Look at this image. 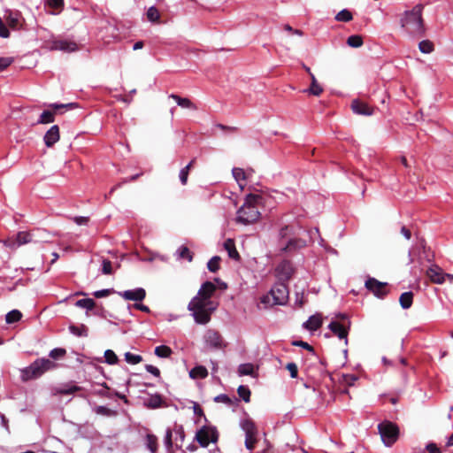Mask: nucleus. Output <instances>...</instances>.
Returning <instances> with one entry per match:
<instances>
[{
    "label": "nucleus",
    "instance_id": "f257e3e1",
    "mask_svg": "<svg viewBox=\"0 0 453 453\" xmlns=\"http://www.w3.org/2000/svg\"><path fill=\"white\" fill-rule=\"evenodd\" d=\"M216 286L211 281L202 284L196 296L188 304V310L196 324L206 325L210 322L212 313L217 310L218 303L211 300L216 291Z\"/></svg>",
    "mask_w": 453,
    "mask_h": 453
},
{
    "label": "nucleus",
    "instance_id": "f03ea898",
    "mask_svg": "<svg viewBox=\"0 0 453 453\" xmlns=\"http://www.w3.org/2000/svg\"><path fill=\"white\" fill-rule=\"evenodd\" d=\"M422 11L423 6L418 4L411 11L405 12L401 19L402 27L412 36L420 37L424 34Z\"/></svg>",
    "mask_w": 453,
    "mask_h": 453
},
{
    "label": "nucleus",
    "instance_id": "7ed1b4c3",
    "mask_svg": "<svg viewBox=\"0 0 453 453\" xmlns=\"http://www.w3.org/2000/svg\"><path fill=\"white\" fill-rule=\"evenodd\" d=\"M259 198V196L254 194L247 196L243 205L237 211L236 221L238 223L249 225L258 219L260 212L255 203Z\"/></svg>",
    "mask_w": 453,
    "mask_h": 453
},
{
    "label": "nucleus",
    "instance_id": "20e7f679",
    "mask_svg": "<svg viewBox=\"0 0 453 453\" xmlns=\"http://www.w3.org/2000/svg\"><path fill=\"white\" fill-rule=\"evenodd\" d=\"M56 367V364L49 358H38L29 366L21 370V379L24 381L36 379L45 372Z\"/></svg>",
    "mask_w": 453,
    "mask_h": 453
},
{
    "label": "nucleus",
    "instance_id": "39448f33",
    "mask_svg": "<svg viewBox=\"0 0 453 453\" xmlns=\"http://www.w3.org/2000/svg\"><path fill=\"white\" fill-rule=\"evenodd\" d=\"M283 283L277 282L271 290L261 297V303L265 308L283 304Z\"/></svg>",
    "mask_w": 453,
    "mask_h": 453
},
{
    "label": "nucleus",
    "instance_id": "423d86ee",
    "mask_svg": "<svg viewBox=\"0 0 453 453\" xmlns=\"http://www.w3.org/2000/svg\"><path fill=\"white\" fill-rule=\"evenodd\" d=\"M382 441L388 447L392 446L398 438V427L391 422H383L378 426Z\"/></svg>",
    "mask_w": 453,
    "mask_h": 453
},
{
    "label": "nucleus",
    "instance_id": "0eeeda50",
    "mask_svg": "<svg viewBox=\"0 0 453 453\" xmlns=\"http://www.w3.org/2000/svg\"><path fill=\"white\" fill-rule=\"evenodd\" d=\"M240 426L245 433V447L247 449L252 450L257 442V429L250 418L242 419Z\"/></svg>",
    "mask_w": 453,
    "mask_h": 453
},
{
    "label": "nucleus",
    "instance_id": "6e6552de",
    "mask_svg": "<svg viewBox=\"0 0 453 453\" xmlns=\"http://www.w3.org/2000/svg\"><path fill=\"white\" fill-rule=\"evenodd\" d=\"M218 432L214 426H203L196 434V440L201 447L206 448L211 442L215 443L218 441Z\"/></svg>",
    "mask_w": 453,
    "mask_h": 453
},
{
    "label": "nucleus",
    "instance_id": "1a4fd4ad",
    "mask_svg": "<svg viewBox=\"0 0 453 453\" xmlns=\"http://www.w3.org/2000/svg\"><path fill=\"white\" fill-rule=\"evenodd\" d=\"M387 285L386 282L379 281L372 277H369L365 283V288L379 298H384L388 295Z\"/></svg>",
    "mask_w": 453,
    "mask_h": 453
},
{
    "label": "nucleus",
    "instance_id": "9d476101",
    "mask_svg": "<svg viewBox=\"0 0 453 453\" xmlns=\"http://www.w3.org/2000/svg\"><path fill=\"white\" fill-rule=\"evenodd\" d=\"M50 106L53 109V111H43L37 121L39 124L52 123L55 119L54 115L60 109H71L73 107V104H52Z\"/></svg>",
    "mask_w": 453,
    "mask_h": 453
},
{
    "label": "nucleus",
    "instance_id": "9b49d317",
    "mask_svg": "<svg viewBox=\"0 0 453 453\" xmlns=\"http://www.w3.org/2000/svg\"><path fill=\"white\" fill-rule=\"evenodd\" d=\"M50 49L70 53L76 51L78 50V45L75 42L71 40L55 39L50 42Z\"/></svg>",
    "mask_w": 453,
    "mask_h": 453
},
{
    "label": "nucleus",
    "instance_id": "f8f14e48",
    "mask_svg": "<svg viewBox=\"0 0 453 453\" xmlns=\"http://www.w3.org/2000/svg\"><path fill=\"white\" fill-rule=\"evenodd\" d=\"M35 232H19L16 236L15 241L8 240L4 243L11 248H16L23 244L35 242Z\"/></svg>",
    "mask_w": 453,
    "mask_h": 453
},
{
    "label": "nucleus",
    "instance_id": "ddd939ff",
    "mask_svg": "<svg viewBox=\"0 0 453 453\" xmlns=\"http://www.w3.org/2000/svg\"><path fill=\"white\" fill-rule=\"evenodd\" d=\"M204 342L211 349H221L223 347V339L215 330L209 329L203 336Z\"/></svg>",
    "mask_w": 453,
    "mask_h": 453
},
{
    "label": "nucleus",
    "instance_id": "4468645a",
    "mask_svg": "<svg viewBox=\"0 0 453 453\" xmlns=\"http://www.w3.org/2000/svg\"><path fill=\"white\" fill-rule=\"evenodd\" d=\"M447 274L435 264H433L426 271L427 277L435 284H442L447 280Z\"/></svg>",
    "mask_w": 453,
    "mask_h": 453
},
{
    "label": "nucleus",
    "instance_id": "2eb2a0df",
    "mask_svg": "<svg viewBox=\"0 0 453 453\" xmlns=\"http://www.w3.org/2000/svg\"><path fill=\"white\" fill-rule=\"evenodd\" d=\"M122 298L128 301L141 302L146 296V291L142 288L125 290L118 293Z\"/></svg>",
    "mask_w": 453,
    "mask_h": 453
},
{
    "label": "nucleus",
    "instance_id": "dca6fc26",
    "mask_svg": "<svg viewBox=\"0 0 453 453\" xmlns=\"http://www.w3.org/2000/svg\"><path fill=\"white\" fill-rule=\"evenodd\" d=\"M4 18L11 28L19 29L22 27L23 19L19 12L7 11Z\"/></svg>",
    "mask_w": 453,
    "mask_h": 453
},
{
    "label": "nucleus",
    "instance_id": "f3484780",
    "mask_svg": "<svg viewBox=\"0 0 453 453\" xmlns=\"http://www.w3.org/2000/svg\"><path fill=\"white\" fill-rule=\"evenodd\" d=\"M351 109L356 114L371 116L373 114V109L366 103L355 99L351 103Z\"/></svg>",
    "mask_w": 453,
    "mask_h": 453
},
{
    "label": "nucleus",
    "instance_id": "a211bd4d",
    "mask_svg": "<svg viewBox=\"0 0 453 453\" xmlns=\"http://www.w3.org/2000/svg\"><path fill=\"white\" fill-rule=\"evenodd\" d=\"M328 327L339 339L344 340L345 344H348V329L344 325L338 321H332Z\"/></svg>",
    "mask_w": 453,
    "mask_h": 453
},
{
    "label": "nucleus",
    "instance_id": "6ab92c4d",
    "mask_svg": "<svg viewBox=\"0 0 453 453\" xmlns=\"http://www.w3.org/2000/svg\"><path fill=\"white\" fill-rule=\"evenodd\" d=\"M59 137V127L57 125H54L46 132L43 141L47 147H51L58 142Z\"/></svg>",
    "mask_w": 453,
    "mask_h": 453
},
{
    "label": "nucleus",
    "instance_id": "aec40b11",
    "mask_svg": "<svg viewBox=\"0 0 453 453\" xmlns=\"http://www.w3.org/2000/svg\"><path fill=\"white\" fill-rule=\"evenodd\" d=\"M257 370L258 366H255L251 363H245L242 364L238 366V375L239 376H245L250 375L251 377L257 378Z\"/></svg>",
    "mask_w": 453,
    "mask_h": 453
},
{
    "label": "nucleus",
    "instance_id": "412c9836",
    "mask_svg": "<svg viewBox=\"0 0 453 453\" xmlns=\"http://www.w3.org/2000/svg\"><path fill=\"white\" fill-rule=\"evenodd\" d=\"M322 326V318L319 314L311 316L303 326L310 332L318 330Z\"/></svg>",
    "mask_w": 453,
    "mask_h": 453
},
{
    "label": "nucleus",
    "instance_id": "4be33fe9",
    "mask_svg": "<svg viewBox=\"0 0 453 453\" xmlns=\"http://www.w3.org/2000/svg\"><path fill=\"white\" fill-rule=\"evenodd\" d=\"M232 174L234 180L237 181L241 189H243L246 186V180L249 178V173L245 172L242 168L234 167Z\"/></svg>",
    "mask_w": 453,
    "mask_h": 453
},
{
    "label": "nucleus",
    "instance_id": "5701e85b",
    "mask_svg": "<svg viewBox=\"0 0 453 453\" xmlns=\"http://www.w3.org/2000/svg\"><path fill=\"white\" fill-rule=\"evenodd\" d=\"M224 248L227 251L228 257L231 259H234L235 261H239L241 257L239 255V252L237 251L235 248V243L233 239H226L224 242Z\"/></svg>",
    "mask_w": 453,
    "mask_h": 453
},
{
    "label": "nucleus",
    "instance_id": "b1692460",
    "mask_svg": "<svg viewBox=\"0 0 453 453\" xmlns=\"http://www.w3.org/2000/svg\"><path fill=\"white\" fill-rule=\"evenodd\" d=\"M169 97L173 98L176 102V104L182 108H187V109H191V110L197 109V107L187 97H180V96L175 95V94H171L169 96Z\"/></svg>",
    "mask_w": 453,
    "mask_h": 453
},
{
    "label": "nucleus",
    "instance_id": "393cba45",
    "mask_svg": "<svg viewBox=\"0 0 453 453\" xmlns=\"http://www.w3.org/2000/svg\"><path fill=\"white\" fill-rule=\"evenodd\" d=\"M80 390H81V387L73 383H68L57 388L56 393L59 395H72Z\"/></svg>",
    "mask_w": 453,
    "mask_h": 453
},
{
    "label": "nucleus",
    "instance_id": "a878e982",
    "mask_svg": "<svg viewBox=\"0 0 453 453\" xmlns=\"http://www.w3.org/2000/svg\"><path fill=\"white\" fill-rule=\"evenodd\" d=\"M305 241L298 238L289 239L285 244V252L302 249L305 246Z\"/></svg>",
    "mask_w": 453,
    "mask_h": 453
},
{
    "label": "nucleus",
    "instance_id": "bb28decb",
    "mask_svg": "<svg viewBox=\"0 0 453 453\" xmlns=\"http://www.w3.org/2000/svg\"><path fill=\"white\" fill-rule=\"evenodd\" d=\"M69 331L75 336L87 337L88 335V329L84 324L79 326L71 325L69 326Z\"/></svg>",
    "mask_w": 453,
    "mask_h": 453
},
{
    "label": "nucleus",
    "instance_id": "cd10ccee",
    "mask_svg": "<svg viewBox=\"0 0 453 453\" xmlns=\"http://www.w3.org/2000/svg\"><path fill=\"white\" fill-rule=\"evenodd\" d=\"M308 73L311 75V84L308 92L313 96H319L323 92L322 87L318 83L313 73H311L310 68H307Z\"/></svg>",
    "mask_w": 453,
    "mask_h": 453
},
{
    "label": "nucleus",
    "instance_id": "c85d7f7f",
    "mask_svg": "<svg viewBox=\"0 0 453 453\" xmlns=\"http://www.w3.org/2000/svg\"><path fill=\"white\" fill-rule=\"evenodd\" d=\"M207 376L208 371L203 365H196L189 372V377L192 379H204Z\"/></svg>",
    "mask_w": 453,
    "mask_h": 453
},
{
    "label": "nucleus",
    "instance_id": "c756f323",
    "mask_svg": "<svg viewBox=\"0 0 453 453\" xmlns=\"http://www.w3.org/2000/svg\"><path fill=\"white\" fill-rule=\"evenodd\" d=\"M413 302V294L412 292H404L400 296L399 303L403 309H409Z\"/></svg>",
    "mask_w": 453,
    "mask_h": 453
},
{
    "label": "nucleus",
    "instance_id": "7c9ffc66",
    "mask_svg": "<svg viewBox=\"0 0 453 453\" xmlns=\"http://www.w3.org/2000/svg\"><path fill=\"white\" fill-rule=\"evenodd\" d=\"M146 447L151 453H156L157 451L158 443L157 438L154 434H147L146 435Z\"/></svg>",
    "mask_w": 453,
    "mask_h": 453
},
{
    "label": "nucleus",
    "instance_id": "2f4dec72",
    "mask_svg": "<svg viewBox=\"0 0 453 453\" xmlns=\"http://www.w3.org/2000/svg\"><path fill=\"white\" fill-rule=\"evenodd\" d=\"M176 256L179 259H187L188 261L191 262L193 259V255L189 249L184 245L180 246L177 251Z\"/></svg>",
    "mask_w": 453,
    "mask_h": 453
},
{
    "label": "nucleus",
    "instance_id": "473e14b6",
    "mask_svg": "<svg viewBox=\"0 0 453 453\" xmlns=\"http://www.w3.org/2000/svg\"><path fill=\"white\" fill-rule=\"evenodd\" d=\"M75 305L87 311H91L94 309L96 302L92 298L80 299L75 303Z\"/></svg>",
    "mask_w": 453,
    "mask_h": 453
},
{
    "label": "nucleus",
    "instance_id": "72a5a7b5",
    "mask_svg": "<svg viewBox=\"0 0 453 453\" xmlns=\"http://www.w3.org/2000/svg\"><path fill=\"white\" fill-rule=\"evenodd\" d=\"M22 314L18 310H12L9 311L5 316V321L7 324H12L21 319Z\"/></svg>",
    "mask_w": 453,
    "mask_h": 453
},
{
    "label": "nucleus",
    "instance_id": "f704fd0d",
    "mask_svg": "<svg viewBox=\"0 0 453 453\" xmlns=\"http://www.w3.org/2000/svg\"><path fill=\"white\" fill-rule=\"evenodd\" d=\"M46 4L56 12H51L52 14L59 13L64 7V0H46Z\"/></svg>",
    "mask_w": 453,
    "mask_h": 453
},
{
    "label": "nucleus",
    "instance_id": "c9c22d12",
    "mask_svg": "<svg viewBox=\"0 0 453 453\" xmlns=\"http://www.w3.org/2000/svg\"><path fill=\"white\" fill-rule=\"evenodd\" d=\"M352 13L347 9L342 10L335 15V19L340 22H349L352 20Z\"/></svg>",
    "mask_w": 453,
    "mask_h": 453
},
{
    "label": "nucleus",
    "instance_id": "e433bc0d",
    "mask_svg": "<svg viewBox=\"0 0 453 453\" xmlns=\"http://www.w3.org/2000/svg\"><path fill=\"white\" fill-rule=\"evenodd\" d=\"M147 19L150 22H158L160 19V14L158 10L155 6H151L147 11Z\"/></svg>",
    "mask_w": 453,
    "mask_h": 453
},
{
    "label": "nucleus",
    "instance_id": "4c0bfd02",
    "mask_svg": "<svg viewBox=\"0 0 453 453\" xmlns=\"http://www.w3.org/2000/svg\"><path fill=\"white\" fill-rule=\"evenodd\" d=\"M347 44L352 48H358L363 45V38L357 35H350L347 39Z\"/></svg>",
    "mask_w": 453,
    "mask_h": 453
},
{
    "label": "nucleus",
    "instance_id": "58836bf2",
    "mask_svg": "<svg viewBox=\"0 0 453 453\" xmlns=\"http://www.w3.org/2000/svg\"><path fill=\"white\" fill-rule=\"evenodd\" d=\"M104 361L108 365H116L119 362V358L115 352L111 349H107L104 351Z\"/></svg>",
    "mask_w": 453,
    "mask_h": 453
},
{
    "label": "nucleus",
    "instance_id": "ea45409f",
    "mask_svg": "<svg viewBox=\"0 0 453 453\" xmlns=\"http://www.w3.org/2000/svg\"><path fill=\"white\" fill-rule=\"evenodd\" d=\"M155 354L158 357H168L172 354V349L168 346L160 345L156 347Z\"/></svg>",
    "mask_w": 453,
    "mask_h": 453
},
{
    "label": "nucleus",
    "instance_id": "a19ab883",
    "mask_svg": "<svg viewBox=\"0 0 453 453\" xmlns=\"http://www.w3.org/2000/svg\"><path fill=\"white\" fill-rule=\"evenodd\" d=\"M239 396L246 403L250 401V390L248 387L241 385L237 389Z\"/></svg>",
    "mask_w": 453,
    "mask_h": 453
},
{
    "label": "nucleus",
    "instance_id": "79ce46f5",
    "mask_svg": "<svg viewBox=\"0 0 453 453\" xmlns=\"http://www.w3.org/2000/svg\"><path fill=\"white\" fill-rule=\"evenodd\" d=\"M220 257L218 256L212 257L207 263V268L210 272L216 273L219 269Z\"/></svg>",
    "mask_w": 453,
    "mask_h": 453
},
{
    "label": "nucleus",
    "instance_id": "37998d69",
    "mask_svg": "<svg viewBox=\"0 0 453 453\" xmlns=\"http://www.w3.org/2000/svg\"><path fill=\"white\" fill-rule=\"evenodd\" d=\"M125 360L130 365H137L142 361V357L140 355L133 354L131 352L125 353Z\"/></svg>",
    "mask_w": 453,
    "mask_h": 453
},
{
    "label": "nucleus",
    "instance_id": "c03bdc74",
    "mask_svg": "<svg viewBox=\"0 0 453 453\" xmlns=\"http://www.w3.org/2000/svg\"><path fill=\"white\" fill-rule=\"evenodd\" d=\"M418 49L422 53L428 54L434 50V44L428 40H424L419 42Z\"/></svg>",
    "mask_w": 453,
    "mask_h": 453
},
{
    "label": "nucleus",
    "instance_id": "a18cd8bd",
    "mask_svg": "<svg viewBox=\"0 0 453 453\" xmlns=\"http://www.w3.org/2000/svg\"><path fill=\"white\" fill-rule=\"evenodd\" d=\"M163 403L162 397L159 395H150L147 400V405L150 408H158Z\"/></svg>",
    "mask_w": 453,
    "mask_h": 453
},
{
    "label": "nucleus",
    "instance_id": "49530a36",
    "mask_svg": "<svg viewBox=\"0 0 453 453\" xmlns=\"http://www.w3.org/2000/svg\"><path fill=\"white\" fill-rule=\"evenodd\" d=\"M173 433L170 428H167L165 431V438H164V444L169 453H173Z\"/></svg>",
    "mask_w": 453,
    "mask_h": 453
},
{
    "label": "nucleus",
    "instance_id": "de8ad7c7",
    "mask_svg": "<svg viewBox=\"0 0 453 453\" xmlns=\"http://www.w3.org/2000/svg\"><path fill=\"white\" fill-rule=\"evenodd\" d=\"M304 285L299 289L296 291V299H295V304L297 307H302L303 303H305L304 300Z\"/></svg>",
    "mask_w": 453,
    "mask_h": 453
},
{
    "label": "nucleus",
    "instance_id": "09e8293b",
    "mask_svg": "<svg viewBox=\"0 0 453 453\" xmlns=\"http://www.w3.org/2000/svg\"><path fill=\"white\" fill-rule=\"evenodd\" d=\"M94 411L96 414L103 416H111L114 413L111 409L103 405L96 406Z\"/></svg>",
    "mask_w": 453,
    "mask_h": 453
},
{
    "label": "nucleus",
    "instance_id": "8fccbe9b",
    "mask_svg": "<svg viewBox=\"0 0 453 453\" xmlns=\"http://www.w3.org/2000/svg\"><path fill=\"white\" fill-rule=\"evenodd\" d=\"M214 402L216 403H225L226 405H231L232 404V400L231 398L226 395V394H220L217 396L214 397Z\"/></svg>",
    "mask_w": 453,
    "mask_h": 453
},
{
    "label": "nucleus",
    "instance_id": "3c124183",
    "mask_svg": "<svg viewBox=\"0 0 453 453\" xmlns=\"http://www.w3.org/2000/svg\"><path fill=\"white\" fill-rule=\"evenodd\" d=\"M13 62V58L10 57H1L0 58V72L6 69L10 66Z\"/></svg>",
    "mask_w": 453,
    "mask_h": 453
},
{
    "label": "nucleus",
    "instance_id": "603ef678",
    "mask_svg": "<svg viewBox=\"0 0 453 453\" xmlns=\"http://www.w3.org/2000/svg\"><path fill=\"white\" fill-rule=\"evenodd\" d=\"M102 273L104 274H111L112 273V266L111 262L108 259H104L102 263Z\"/></svg>",
    "mask_w": 453,
    "mask_h": 453
},
{
    "label": "nucleus",
    "instance_id": "864d4df0",
    "mask_svg": "<svg viewBox=\"0 0 453 453\" xmlns=\"http://www.w3.org/2000/svg\"><path fill=\"white\" fill-rule=\"evenodd\" d=\"M65 354V349L61 348H56L50 350V357L53 359L63 357Z\"/></svg>",
    "mask_w": 453,
    "mask_h": 453
},
{
    "label": "nucleus",
    "instance_id": "5fc2aeb1",
    "mask_svg": "<svg viewBox=\"0 0 453 453\" xmlns=\"http://www.w3.org/2000/svg\"><path fill=\"white\" fill-rule=\"evenodd\" d=\"M286 369L289 372V374L292 378H296L298 373L297 365L295 363H288L286 365Z\"/></svg>",
    "mask_w": 453,
    "mask_h": 453
},
{
    "label": "nucleus",
    "instance_id": "6e6d98bb",
    "mask_svg": "<svg viewBox=\"0 0 453 453\" xmlns=\"http://www.w3.org/2000/svg\"><path fill=\"white\" fill-rule=\"evenodd\" d=\"M188 167H184L180 171V180L182 185H186L188 182Z\"/></svg>",
    "mask_w": 453,
    "mask_h": 453
},
{
    "label": "nucleus",
    "instance_id": "4d7b16f0",
    "mask_svg": "<svg viewBox=\"0 0 453 453\" xmlns=\"http://www.w3.org/2000/svg\"><path fill=\"white\" fill-rule=\"evenodd\" d=\"M112 292H114L113 289L106 288V289L97 290V291L94 292L93 295L96 298H102V297L108 296Z\"/></svg>",
    "mask_w": 453,
    "mask_h": 453
},
{
    "label": "nucleus",
    "instance_id": "13d9d810",
    "mask_svg": "<svg viewBox=\"0 0 453 453\" xmlns=\"http://www.w3.org/2000/svg\"><path fill=\"white\" fill-rule=\"evenodd\" d=\"M292 345L302 347L311 352L314 351L313 348L309 343L303 341H294L292 342Z\"/></svg>",
    "mask_w": 453,
    "mask_h": 453
},
{
    "label": "nucleus",
    "instance_id": "bf43d9fd",
    "mask_svg": "<svg viewBox=\"0 0 453 453\" xmlns=\"http://www.w3.org/2000/svg\"><path fill=\"white\" fill-rule=\"evenodd\" d=\"M10 35V32L4 23L3 22L2 19L0 18V37L2 38H7Z\"/></svg>",
    "mask_w": 453,
    "mask_h": 453
},
{
    "label": "nucleus",
    "instance_id": "052dcab7",
    "mask_svg": "<svg viewBox=\"0 0 453 453\" xmlns=\"http://www.w3.org/2000/svg\"><path fill=\"white\" fill-rule=\"evenodd\" d=\"M145 369L148 372L153 374L156 377H159L160 375L159 369L152 365H146Z\"/></svg>",
    "mask_w": 453,
    "mask_h": 453
},
{
    "label": "nucleus",
    "instance_id": "680f3d73",
    "mask_svg": "<svg viewBox=\"0 0 453 453\" xmlns=\"http://www.w3.org/2000/svg\"><path fill=\"white\" fill-rule=\"evenodd\" d=\"M294 272H295V269L290 265L289 263H287L285 261V272H284L285 280L289 279L292 276V274L294 273Z\"/></svg>",
    "mask_w": 453,
    "mask_h": 453
},
{
    "label": "nucleus",
    "instance_id": "e2e57ef3",
    "mask_svg": "<svg viewBox=\"0 0 453 453\" xmlns=\"http://www.w3.org/2000/svg\"><path fill=\"white\" fill-rule=\"evenodd\" d=\"M193 411H194V414L198 416V417H204V413H203V409L196 402H193Z\"/></svg>",
    "mask_w": 453,
    "mask_h": 453
},
{
    "label": "nucleus",
    "instance_id": "0e129e2a",
    "mask_svg": "<svg viewBox=\"0 0 453 453\" xmlns=\"http://www.w3.org/2000/svg\"><path fill=\"white\" fill-rule=\"evenodd\" d=\"M73 221L80 226L86 225L88 221V219L87 217L77 216L73 218Z\"/></svg>",
    "mask_w": 453,
    "mask_h": 453
},
{
    "label": "nucleus",
    "instance_id": "69168bd1",
    "mask_svg": "<svg viewBox=\"0 0 453 453\" xmlns=\"http://www.w3.org/2000/svg\"><path fill=\"white\" fill-rule=\"evenodd\" d=\"M285 31L288 32L290 35H297L299 36L303 35V32L301 30H294L290 26L285 25Z\"/></svg>",
    "mask_w": 453,
    "mask_h": 453
},
{
    "label": "nucleus",
    "instance_id": "338daca9",
    "mask_svg": "<svg viewBox=\"0 0 453 453\" xmlns=\"http://www.w3.org/2000/svg\"><path fill=\"white\" fill-rule=\"evenodd\" d=\"M426 449L429 453H441L440 449L434 443L427 444Z\"/></svg>",
    "mask_w": 453,
    "mask_h": 453
},
{
    "label": "nucleus",
    "instance_id": "774afa93",
    "mask_svg": "<svg viewBox=\"0 0 453 453\" xmlns=\"http://www.w3.org/2000/svg\"><path fill=\"white\" fill-rule=\"evenodd\" d=\"M134 307L139 311H143V312L149 313L150 311V308L148 306L142 304V303H135V304H134Z\"/></svg>",
    "mask_w": 453,
    "mask_h": 453
}]
</instances>
